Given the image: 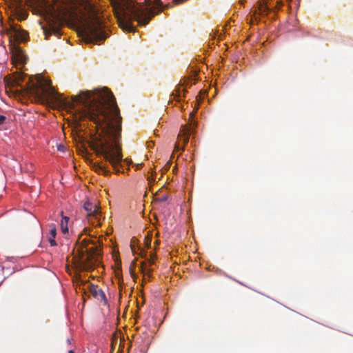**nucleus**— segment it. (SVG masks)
Returning a JSON list of instances; mask_svg holds the SVG:
<instances>
[{"label": "nucleus", "instance_id": "1", "mask_svg": "<svg viewBox=\"0 0 353 353\" xmlns=\"http://www.w3.org/2000/svg\"><path fill=\"white\" fill-rule=\"evenodd\" d=\"M73 108L83 107L76 110L75 119L81 121L89 119L100 132L91 138L90 147L97 156L108 162L116 173L120 172L123 160L121 144V117L113 94L106 88L88 90L72 97Z\"/></svg>", "mask_w": 353, "mask_h": 353}, {"label": "nucleus", "instance_id": "2", "mask_svg": "<svg viewBox=\"0 0 353 353\" xmlns=\"http://www.w3.org/2000/svg\"><path fill=\"white\" fill-rule=\"evenodd\" d=\"M145 5L134 0H121L115 10L119 27L124 31L134 32L135 28L132 22L137 21L139 26H145L151 19V6H161V0H145Z\"/></svg>", "mask_w": 353, "mask_h": 353}, {"label": "nucleus", "instance_id": "3", "mask_svg": "<svg viewBox=\"0 0 353 353\" xmlns=\"http://www.w3.org/2000/svg\"><path fill=\"white\" fill-rule=\"evenodd\" d=\"M76 252L73 259L77 267L81 271H90L99 263L101 250L92 241L85 239L77 248Z\"/></svg>", "mask_w": 353, "mask_h": 353}, {"label": "nucleus", "instance_id": "4", "mask_svg": "<svg viewBox=\"0 0 353 353\" xmlns=\"http://www.w3.org/2000/svg\"><path fill=\"white\" fill-rule=\"evenodd\" d=\"M84 40L87 43L100 45L108 37L105 26L97 17L87 23L83 30Z\"/></svg>", "mask_w": 353, "mask_h": 353}, {"label": "nucleus", "instance_id": "5", "mask_svg": "<svg viewBox=\"0 0 353 353\" xmlns=\"http://www.w3.org/2000/svg\"><path fill=\"white\" fill-rule=\"evenodd\" d=\"M28 92L40 100L59 102V96L52 87V81L40 75L37 77V83L32 84Z\"/></svg>", "mask_w": 353, "mask_h": 353}, {"label": "nucleus", "instance_id": "6", "mask_svg": "<svg viewBox=\"0 0 353 353\" xmlns=\"http://www.w3.org/2000/svg\"><path fill=\"white\" fill-rule=\"evenodd\" d=\"M10 50L12 54V62L15 66L26 63V56L19 46L11 43L10 45Z\"/></svg>", "mask_w": 353, "mask_h": 353}, {"label": "nucleus", "instance_id": "7", "mask_svg": "<svg viewBox=\"0 0 353 353\" xmlns=\"http://www.w3.org/2000/svg\"><path fill=\"white\" fill-rule=\"evenodd\" d=\"M191 128L185 127L183 130V132H181L179 134V141L175 145V150H184L185 145L188 143L189 141V137L191 133Z\"/></svg>", "mask_w": 353, "mask_h": 353}, {"label": "nucleus", "instance_id": "8", "mask_svg": "<svg viewBox=\"0 0 353 353\" xmlns=\"http://www.w3.org/2000/svg\"><path fill=\"white\" fill-rule=\"evenodd\" d=\"M83 208L88 212V218H94L97 220L98 224H100L101 211L97 205L90 203V201H86L84 203Z\"/></svg>", "mask_w": 353, "mask_h": 353}, {"label": "nucleus", "instance_id": "9", "mask_svg": "<svg viewBox=\"0 0 353 353\" xmlns=\"http://www.w3.org/2000/svg\"><path fill=\"white\" fill-rule=\"evenodd\" d=\"M88 288L94 299L103 303L104 305L108 303V301L104 292L97 285H95L92 283H88Z\"/></svg>", "mask_w": 353, "mask_h": 353}, {"label": "nucleus", "instance_id": "10", "mask_svg": "<svg viewBox=\"0 0 353 353\" xmlns=\"http://www.w3.org/2000/svg\"><path fill=\"white\" fill-rule=\"evenodd\" d=\"M44 34L46 35V39H48V36L54 34L58 35L59 34V29L55 25L50 24L49 28H43Z\"/></svg>", "mask_w": 353, "mask_h": 353}, {"label": "nucleus", "instance_id": "11", "mask_svg": "<svg viewBox=\"0 0 353 353\" xmlns=\"http://www.w3.org/2000/svg\"><path fill=\"white\" fill-rule=\"evenodd\" d=\"M188 79L185 80L182 85H179L176 90H174L173 92V95H174L175 98L180 99L181 97V92H183V97H184L185 90L181 88L182 86H188Z\"/></svg>", "mask_w": 353, "mask_h": 353}, {"label": "nucleus", "instance_id": "12", "mask_svg": "<svg viewBox=\"0 0 353 353\" xmlns=\"http://www.w3.org/2000/svg\"><path fill=\"white\" fill-rule=\"evenodd\" d=\"M57 234V230L54 225H52L50 231V237L48 239L50 244L51 246L57 245V243L55 241V237Z\"/></svg>", "mask_w": 353, "mask_h": 353}, {"label": "nucleus", "instance_id": "13", "mask_svg": "<svg viewBox=\"0 0 353 353\" xmlns=\"http://www.w3.org/2000/svg\"><path fill=\"white\" fill-rule=\"evenodd\" d=\"M68 221H69L68 216H62V219L60 222V227H61V230L62 232L64 234L68 232Z\"/></svg>", "mask_w": 353, "mask_h": 353}, {"label": "nucleus", "instance_id": "14", "mask_svg": "<svg viewBox=\"0 0 353 353\" xmlns=\"http://www.w3.org/2000/svg\"><path fill=\"white\" fill-rule=\"evenodd\" d=\"M96 172L99 174H103L104 175H109L110 174V171L107 169L105 165L103 164H97L94 165Z\"/></svg>", "mask_w": 353, "mask_h": 353}, {"label": "nucleus", "instance_id": "15", "mask_svg": "<svg viewBox=\"0 0 353 353\" xmlns=\"http://www.w3.org/2000/svg\"><path fill=\"white\" fill-rule=\"evenodd\" d=\"M14 37L17 40L23 41L26 40L27 34L26 32L14 30Z\"/></svg>", "mask_w": 353, "mask_h": 353}, {"label": "nucleus", "instance_id": "16", "mask_svg": "<svg viewBox=\"0 0 353 353\" xmlns=\"http://www.w3.org/2000/svg\"><path fill=\"white\" fill-rule=\"evenodd\" d=\"M146 265H147L146 262L142 261L141 263V270L143 274H145V273L147 272V274L150 276V273L152 271V269L147 268Z\"/></svg>", "mask_w": 353, "mask_h": 353}, {"label": "nucleus", "instance_id": "17", "mask_svg": "<svg viewBox=\"0 0 353 353\" xmlns=\"http://www.w3.org/2000/svg\"><path fill=\"white\" fill-rule=\"evenodd\" d=\"M259 10L260 14H262V15L267 14L268 12V8L266 5L260 3L259 7Z\"/></svg>", "mask_w": 353, "mask_h": 353}, {"label": "nucleus", "instance_id": "18", "mask_svg": "<svg viewBox=\"0 0 353 353\" xmlns=\"http://www.w3.org/2000/svg\"><path fill=\"white\" fill-rule=\"evenodd\" d=\"M145 244L148 248H149L150 247L151 238L150 236H147L145 238Z\"/></svg>", "mask_w": 353, "mask_h": 353}, {"label": "nucleus", "instance_id": "19", "mask_svg": "<svg viewBox=\"0 0 353 353\" xmlns=\"http://www.w3.org/2000/svg\"><path fill=\"white\" fill-rule=\"evenodd\" d=\"M135 241V239H132V241H131V244H130V247H131V250L132 252L134 253V254H136V250H135V247L134 245H133V243Z\"/></svg>", "mask_w": 353, "mask_h": 353}, {"label": "nucleus", "instance_id": "20", "mask_svg": "<svg viewBox=\"0 0 353 353\" xmlns=\"http://www.w3.org/2000/svg\"><path fill=\"white\" fill-rule=\"evenodd\" d=\"M136 265V260H134L132 263H131V265H130V271L131 272H132L134 270H133V268H134Z\"/></svg>", "mask_w": 353, "mask_h": 353}, {"label": "nucleus", "instance_id": "21", "mask_svg": "<svg viewBox=\"0 0 353 353\" xmlns=\"http://www.w3.org/2000/svg\"><path fill=\"white\" fill-rule=\"evenodd\" d=\"M6 119V117L3 115L0 114V125L3 124Z\"/></svg>", "mask_w": 353, "mask_h": 353}, {"label": "nucleus", "instance_id": "22", "mask_svg": "<svg viewBox=\"0 0 353 353\" xmlns=\"http://www.w3.org/2000/svg\"><path fill=\"white\" fill-rule=\"evenodd\" d=\"M65 146H64V145H59L58 146V150H59V151L63 152V151L65 150Z\"/></svg>", "mask_w": 353, "mask_h": 353}, {"label": "nucleus", "instance_id": "23", "mask_svg": "<svg viewBox=\"0 0 353 353\" xmlns=\"http://www.w3.org/2000/svg\"><path fill=\"white\" fill-rule=\"evenodd\" d=\"M155 257H156L155 253L151 252L150 253V259H154V260Z\"/></svg>", "mask_w": 353, "mask_h": 353}, {"label": "nucleus", "instance_id": "24", "mask_svg": "<svg viewBox=\"0 0 353 353\" xmlns=\"http://www.w3.org/2000/svg\"><path fill=\"white\" fill-rule=\"evenodd\" d=\"M145 254H146L144 250H141V252L140 254L141 256L145 257Z\"/></svg>", "mask_w": 353, "mask_h": 353}, {"label": "nucleus", "instance_id": "25", "mask_svg": "<svg viewBox=\"0 0 353 353\" xmlns=\"http://www.w3.org/2000/svg\"><path fill=\"white\" fill-rule=\"evenodd\" d=\"M148 263H149L150 265H153V264H154V259H150L148 260Z\"/></svg>", "mask_w": 353, "mask_h": 353}, {"label": "nucleus", "instance_id": "26", "mask_svg": "<svg viewBox=\"0 0 353 353\" xmlns=\"http://www.w3.org/2000/svg\"><path fill=\"white\" fill-rule=\"evenodd\" d=\"M161 201H165L167 200V196H162L161 199H160Z\"/></svg>", "mask_w": 353, "mask_h": 353}, {"label": "nucleus", "instance_id": "27", "mask_svg": "<svg viewBox=\"0 0 353 353\" xmlns=\"http://www.w3.org/2000/svg\"><path fill=\"white\" fill-rule=\"evenodd\" d=\"M194 116V112H191L190 114V117L192 118Z\"/></svg>", "mask_w": 353, "mask_h": 353}, {"label": "nucleus", "instance_id": "28", "mask_svg": "<svg viewBox=\"0 0 353 353\" xmlns=\"http://www.w3.org/2000/svg\"><path fill=\"white\" fill-rule=\"evenodd\" d=\"M80 282H81V283H82V284H85V283H84V282H83V281H81V280H80Z\"/></svg>", "mask_w": 353, "mask_h": 353}, {"label": "nucleus", "instance_id": "29", "mask_svg": "<svg viewBox=\"0 0 353 353\" xmlns=\"http://www.w3.org/2000/svg\"><path fill=\"white\" fill-rule=\"evenodd\" d=\"M69 353H74V352L72 350H70Z\"/></svg>", "mask_w": 353, "mask_h": 353}]
</instances>
